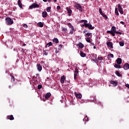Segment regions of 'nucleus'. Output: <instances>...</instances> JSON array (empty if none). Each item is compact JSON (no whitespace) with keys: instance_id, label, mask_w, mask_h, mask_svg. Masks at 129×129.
Masks as SVG:
<instances>
[{"instance_id":"obj_1","label":"nucleus","mask_w":129,"mask_h":129,"mask_svg":"<svg viewBox=\"0 0 129 129\" xmlns=\"http://www.w3.org/2000/svg\"><path fill=\"white\" fill-rule=\"evenodd\" d=\"M79 23H83L81 24V27H85L86 28H88L89 30H93L94 29V27H93L91 24H89L88 21L86 20H82L79 21Z\"/></svg>"},{"instance_id":"obj_2","label":"nucleus","mask_w":129,"mask_h":129,"mask_svg":"<svg viewBox=\"0 0 129 129\" xmlns=\"http://www.w3.org/2000/svg\"><path fill=\"white\" fill-rule=\"evenodd\" d=\"M6 22L8 25H13V24H14V20H12V19L9 17L6 18Z\"/></svg>"},{"instance_id":"obj_3","label":"nucleus","mask_w":129,"mask_h":129,"mask_svg":"<svg viewBox=\"0 0 129 129\" xmlns=\"http://www.w3.org/2000/svg\"><path fill=\"white\" fill-rule=\"evenodd\" d=\"M40 6L36 3L33 4L31 6L29 7V9L32 10V9H35L36 8H39Z\"/></svg>"},{"instance_id":"obj_4","label":"nucleus","mask_w":129,"mask_h":129,"mask_svg":"<svg viewBox=\"0 0 129 129\" xmlns=\"http://www.w3.org/2000/svg\"><path fill=\"white\" fill-rule=\"evenodd\" d=\"M117 7V10L119 11L120 14L122 15L123 14V10L122 9V7H121V5H120V4H118Z\"/></svg>"},{"instance_id":"obj_5","label":"nucleus","mask_w":129,"mask_h":129,"mask_svg":"<svg viewBox=\"0 0 129 129\" xmlns=\"http://www.w3.org/2000/svg\"><path fill=\"white\" fill-rule=\"evenodd\" d=\"M91 58L94 62H95L96 61V59L97 58V55L94 53H92L91 55Z\"/></svg>"},{"instance_id":"obj_6","label":"nucleus","mask_w":129,"mask_h":129,"mask_svg":"<svg viewBox=\"0 0 129 129\" xmlns=\"http://www.w3.org/2000/svg\"><path fill=\"white\" fill-rule=\"evenodd\" d=\"M75 7L77 9V10H79L80 11H82V6L80 5V4L76 3Z\"/></svg>"},{"instance_id":"obj_7","label":"nucleus","mask_w":129,"mask_h":129,"mask_svg":"<svg viewBox=\"0 0 129 129\" xmlns=\"http://www.w3.org/2000/svg\"><path fill=\"white\" fill-rule=\"evenodd\" d=\"M79 72H78V69L76 68L75 71L74 73V79L76 80V78H77V76H78Z\"/></svg>"},{"instance_id":"obj_8","label":"nucleus","mask_w":129,"mask_h":129,"mask_svg":"<svg viewBox=\"0 0 129 129\" xmlns=\"http://www.w3.org/2000/svg\"><path fill=\"white\" fill-rule=\"evenodd\" d=\"M107 47H109L110 49H113V44L111 42H108L106 43Z\"/></svg>"},{"instance_id":"obj_9","label":"nucleus","mask_w":129,"mask_h":129,"mask_svg":"<svg viewBox=\"0 0 129 129\" xmlns=\"http://www.w3.org/2000/svg\"><path fill=\"white\" fill-rule=\"evenodd\" d=\"M74 95H75L76 97H77V98L80 99L82 97V95H81V94H78L76 92H74Z\"/></svg>"},{"instance_id":"obj_10","label":"nucleus","mask_w":129,"mask_h":129,"mask_svg":"<svg viewBox=\"0 0 129 129\" xmlns=\"http://www.w3.org/2000/svg\"><path fill=\"white\" fill-rule=\"evenodd\" d=\"M123 68L124 70H128L129 69V64L127 63H126L124 64Z\"/></svg>"},{"instance_id":"obj_11","label":"nucleus","mask_w":129,"mask_h":129,"mask_svg":"<svg viewBox=\"0 0 129 129\" xmlns=\"http://www.w3.org/2000/svg\"><path fill=\"white\" fill-rule=\"evenodd\" d=\"M36 67H37V70H38V71H39V72H41V71H42V66H41V64H37L36 65Z\"/></svg>"},{"instance_id":"obj_12","label":"nucleus","mask_w":129,"mask_h":129,"mask_svg":"<svg viewBox=\"0 0 129 129\" xmlns=\"http://www.w3.org/2000/svg\"><path fill=\"white\" fill-rule=\"evenodd\" d=\"M66 79V78L65 77V76H62L60 78V83H62V84H63Z\"/></svg>"},{"instance_id":"obj_13","label":"nucleus","mask_w":129,"mask_h":129,"mask_svg":"<svg viewBox=\"0 0 129 129\" xmlns=\"http://www.w3.org/2000/svg\"><path fill=\"white\" fill-rule=\"evenodd\" d=\"M68 14H69V17H71L72 14V10L70 8H67Z\"/></svg>"},{"instance_id":"obj_14","label":"nucleus","mask_w":129,"mask_h":129,"mask_svg":"<svg viewBox=\"0 0 129 129\" xmlns=\"http://www.w3.org/2000/svg\"><path fill=\"white\" fill-rule=\"evenodd\" d=\"M7 119H10V120H14V116H13V115H8L7 116Z\"/></svg>"},{"instance_id":"obj_15","label":"nucleus","mask_w":129,"mask_h":129,"mask_svg":"<svg viewBox=\"0 0 129 129\" xmlns=\"http://www.w3.org/2000/svg\"><path fill=\"white\" fill-rule=\"evenodd\" d=\"M116 62L118 65H120V64H121V58H118L116 60Z\"/></svg>"},{"instance_id":"obj_16","label":"nucleus","mask_w":129,"mask_h":129,"mask_svg":"<svg viewBox=\"0 0 129 129\" xmlns=\"http://www.w3.org/2000/svg\"><path fill=\"white\" fill-rule=\"evenodd\" d=\"M18 5L19 7L20 8V9H22L23 8V5L22 4V2L20 0H18Z\"/></svg>"},{"instance_id":"obj_17","label":"nucleus","mask_w":129,"mask_h":129,"mask_svg":"<svg viewBox=\"0 0 129 129\" xmlns=\"http://www.w3.org/2000/svg\"><path fill=\"white\" fill-rule=\"evenodd\" d=\"M111 31H112V32H113V33L114 34H115V32H116V28H115V27L112 26L111 27Z\"/></svg>"},{"instance_id":"obj_18","label":"nucleus","mask_w":129,"mask_h":129,"mask_svg":"<svg viewBox=\"0 0 129 129\" xmlns=\"http://www.w3.org/2000/svg\"><path fill=\"white\" fill-rule=\"evenodd\" d=\"M110 84H112V85H113L114 86H117V83L116 82L111 81Z\"/></svg>"},{"instance_id":"obj_19","label":"nucleus","mask_w":129,"mask_h":129,"mask_svg":"<svg viewBox=\"0 0 129 129\" xmlns=\"http://www.w3.org/2000/svg\"><path fill=\"white\" fill-rule=\"evenodd\" d=\"M48 16V13L46 12H42V17L43 18H47V16Z\"/></svg>"},{"instance_id":"obj_20","label":"nucleus","mask_w":129,"mask_h":129,"mask_svg":"<svg viewBox=\"0 0 129 129\" xmlns=\"http://www.w3.org/2000/svg\"><path fill=\"white\" fill-rule=\"evenodd\" d=\"M107 34H111L112 36H113V37H114V36H115V34H114L111 30L109 31L108 30L107 31Z\"/></svg>"},{"instance_id":"obj_21","label":"nucleus","mask_w":129,"mask_h":129,"mask_svg":"<svg viewBox=\"0 0 129 129\" xmlns=\"http://www.w3.org/2000/svg\"><path fill=\"white\" fill-rule=\"evenodd\" d=\"M80 54L81 57H86V54H85V53H84L82 51L80 52Z\"/></svg>"},{"instance_id":"obj_22","label":"nucleus","mask_w":129,"mask_h":129,"mask_svg":"<svg viewBox=\"0 0 129 129\" xmlns=\"http://www.w3.org/2000/svg\"><path fill=\"white\" fill-rule=\"evenodd\" d=\"M50 96H51V93H47L45 97L46 98V99H48L49 98V97H50Z\"/></svg>"},{"instance_id":"obj_23","label":"nucleus","mask_w":129,"mask_h":129,"mask_svg":"<svg viewBox=\"0 0 129 129\" xmlns=\"http://www.w3.org/2000/svg\"><path fill=\"white\" fill-rule=\"evenodd\" d=\"M78 46L81 48H82L83 47H84V45L81 42H80L79 44H78Z\"/></svg>"},{"instance_id":"obj_24","label":"nucleus","mask_w":129,"mask_h":129,"mask_svg":"<svg viewBox=\"0 0 129 129\" xmlns=\"http://www.w3.org/2000/svg\"><path fill=\"white\" fill-rule=\"evenodd\" d=\"M38 26L40 27V28H43V27H44V24H43V23L42 22H39L38 23Z\"/></svg>"},{"instance_id":"obj_25","label":"nucleus","mask_w":129,"mask_h":129,"mask_svg":"<svg viewBox=\"0 0 129 129\" xmlns=\"http://www.w3.org/2000/svg\"><path fill=\"white\" fill-rule=\"evenodd\" d=\"M85 40L88 43H91V40H90V37H86L85 38Z\"/></svg>"},{"instance_id":"obj_26","label":"nucleus","mask_w":129,"mask_h":129,"mask_svg":"<svg viewBox=\"0 0 129 129\" xmlns=\"http://www.w3.org/2000/svg\"><path fill=\"white\" fill-rule=\"evenodd\" d=\"M52 45H53V44L50 42L45 45V48H48V47H50V46H52Z\"/></svg>"},{"instance_id":"obj_27","label":"nucleus","mask_w":129,"mask_h":129,"mask_svg":"<svg viewBox=\"0 0 129 129\" xmlns=\"http://www.w3.org/2000/svg\"><path fill=\"white\" fill-rule=\"evenodd\" d=\"M53 41L56 44H58V43H59V40H58V38H54L53 40Z\"/></svg>"},{"instance_id":"obj_28","label":"nucleus","mask_w":129,"mask_h":129,"mask_svg":"<svg viewBox=\"0 0 129 129\" xmlns=\"http://www.w3.org/2000/svg\"><path fill=\"white\" fill-rule=\"evenodd\" d=\"M115 14L116 16H119V14L118 13V10L116 8L115 9Z\"/></svg>"},{"instance_id":"obj_29","label":"nucleus","mask_w":129,"mask_h":129,"mask_svg":"<svg viewBox=\"0 0 129 129\" xmlns=\"http://www.w3.org/2000/svg\"><path fill=\"white\" fill-rule=\"evenodd\" d=\"M68 26L70 28V29H71L73 30H74V27H73V26H72V25L71 23L68 24Z\"/></svg>"},{"instance_id":"obj_30","label":"nucleus","mask_w":129,"mask_h":129,"mask_svg":"<svg viewBox=\"0 0 129 129\" xmlns=\"http://www.w3.org/2000/svg\"><path fill=\"white\" fill-rule=\"evenodd\" d=\"M107 58L108 59H109V58H113V54H112V53L108 54Z\"/></svg>"},{"instance_id":"obj_31","label":"nucleus","mask_w":129,"mask_h":129,"mask_svg":"<svg viewBox=\"0 0 129 129\" xmlns=\"http://www.w3.org/2000/svg\"><path fill=\"white\" fill-rule=\"evenodd\" d=\"M119 44L121 47H123V46H124V42H123V41H120Z\"/></svg>"},{"instance_id":"obj_32","label":"nucleus","mask_w":129,"mask_h":129,"mask_svg":"<svg viewBox=\"0 0 129 129\" xmlns=\"http://www.w3.org/2000/svg\"><path fill=\"white\" fill-rule=\"evenodd\" d=\"M115 74L117 75V76H118V77H121V74H120L118 71H116L115 72Z\"/></svg>"},{"instance_id":"obj_33","label":"nucleus","mask_w":129,"mask_h":129,"mask_svg":"<svg viewBox=\"0 0 129 129\" xmlns=\"http://www.w3.org/2000/svg\"><path fill=\"white\" fill-rule=\"evenodd\" d=\"M10 76L11 77V81L12 82H15V77H14V76H13V75H10Z\"/></svg>"},{"instance_id":"obj_34","label":"nucleus","mask_w":129,"mask_h":129,"mask_svg":"<svg viewBox=\"0 0 129 129\" xmlns=\"http://www.w3.org/2000/svg\"><path fill=\"white\" fill-rule=\"evenodd\" d=\"M46 12H47V13H50L51 12V7H48L46 9Z\"/></svg>"},{"instance_id":"obj_35","label":"nucleus","mask_w":129,"mask_h":129,"mask_svg":"<svg viewBox=\"0 0 129 129\" xmlns=\"http://www.w3.org/2000/svg\"><path fill=\"white\" fill-rule=\"evenodd\" d=\"M114 67H115V68H118L119 69H120V68H121L120 66H119V64H114Z\"/></svg>"},{"instance_id":"obj_36","label":"nucleus","mask_w":129,"mask_h":129,"mask_svg":"<svg viewBox=\"0 0 129 129\" xmlns=\"http://www.w3.org/2000/svg\"><path fill=\"white\" fill-rule=\"evenodd\" d=\"M99 12L100 15H103V13L102 12V10L101 9V8H99Z\"/></svg>"},{"instance_id":"obj_37","label":"nucleus","mask_w":129,"mask_h":129,"mask_svg":"<svg viewBox=\"0 0 129 129\" xmlns=\"http://www.w3.org/2000/svg\"><path fill=\"white\" fill-rule=\"evenodd\" d=\"M43 54L45 56H47V55H48V52H47V50H43Z\"/></svg>"},{"instance_id":"obj_38","label":"nucleus","mask_w":129,"mask_h":129,"mask_svg":"<svg viewBox=\"0 0 129 129\" xmlns=\"http://www.w3.org/2000/svg\"><path fill=\"white\" fill-rule=\"evenodd\" d=\"M83 120L84 121H88V118L87 117H85Z\"/></svg>"},{"instance_id":"obj_39","label":"nucleus","mask_w":129,"mask_h":129,"mask_svg":"<svg viewBox=\"0 0 129 129\" xmlns=\"http://www.w3.org/2000/svg\"><path fill=\"white\" fill-rule=\"evenodd\" d=\"M103 18H104L105 19H107V16H106V15L104 14H103L102 15Z\"/></svg>"},{"instance_id":"obj_40","label":"nucleus","mask_w":129,"mask_h":129,"mask_svg":"<svg viewBox=\"0 0 129 129\" xmlns=\"http://www.w3.org/2000/svg\"><path fill=\"white\" fill-rule=\"evenodd\" d=\"M38 89H41L42 88V85H38L37 86Z\"/></svg>"},{"instance_id":"obj_41","label":"nucleus","mask_w":129,"mask_h":129,"mask_svg":"<svg viewBox=\"0 0 129 129\" xmlns=\"http://www.w3.org/2000/svg\"><path fill=\"white\" fill-rule=\"evenodd\" d=\"M62 45L61 44H60L58 45V50H61V49H62Z\"/></svg>"},{"instance_id":"obj_42","label":"nucleus","mask_w":129,"mask_h":129,"mask_svg":"<svg viewBox=\"0 0 129 129\" xmlns=\"http://www.w3.org/2000/svg\"><path fill=\"white\" fill-rule=\"evenodd\" d=\"M98 60H103V57H102V56H101V57H98Z\"/></svg>"},{"instance_id":"obj_43","label":"nucleus","mask_w":129,"mask_h":129,"mask_svg":"<svg viewBox=\"0 0 129 129\" xmlns=\"http://www.w3.org/2000/svg\"><path fill=\"white\" fill-rule=\"evenodd\" d=\"M115 34H118V35H121V32H120L119 31H116L115 32Z\"/></svg>"},{"instance_id":"obj_44","label":"nucleus","mask_w":129,"mask_h":129,"mask_svg":"<svg viewBox=\"0 0 129 129\" xmlns=\"http://www.w3.org/2000/svg\"><path fill=\"white\" fill-rule=\"evenodd\" d=\"M91 34V33H89V32L86 33V36H87V37H89Z\"/></svg>"},{"instance_id":"obj_45","label":"nucleus","mask_w":129,"mask_h":129,"mask_svg":"<svg viewBox=\"0 0 129 129\" xmlns=\"http://www.w3.org/2000/svg\"><path fill=\"white\" fill-rule=\"evenodd\" d=\"M62 30L63 32H66L67 31V28H62Z\"/></svg>"},{"instance_id":"obj_46","label":"nucleus","mask_w":129,"mask_h":129,"mask_svg":"<svg viewBox=\"0 0 129 129\" xmlns=\"http://www.w3.org/2000/svg\"><path fill=\"white\" fill-rule=\"evenodd\" d=\"M60 9H61V7L60 6H58L57 7V11H59V10H60Z\"/></svg>"},{"instance_id":"obj_47","label":"nucleus","mask_w":129,"mask_h":129,"mask_svg":"<svg viewBox=\"0 0 129 129\" xmlns=\"http://www.w3.org/2000/svg\"><path fill=\"white\" fill-rule=\"evenodd\" d=\"M23 27L24 28H28V25L27 24H24Z\"/></svg>"},{"instance_id":"obj_48","label":"nucleus","mask_w":129,"mask_h":129,"mask_svg":"<svg viewBox=\"0 0 129 129\" xmlns=\"http://www.w3.org/2000/svg\"><path fill=\"white\" fill-rule=\"evenodd\" d=\"M36 78H38V79L40 78V76L39 74H36Z\"/></svg>"},{"instance_id":"obj_49","label":"nucleus","mask_w":129,"mask_h":129,"mask_svg":"<svg viewBox=\"0 0 129 129\" xmlns=\"http://www.w3.org/2000/svg\"><path fill=\"white\" fill-rule=\"evenodd\" d=\"M125 86L126 87H127V88H129V84H125Z\"/></svg>"},{"instance_id":"obj_50","label":"nucleus","mask_w":129,"mask_h":129,"mask_svg":"<svg viewBox=\"0 0 129 129\" xmlns=\"http://www.w3.org/2000/svg\"><path fill=\"white\" fill-rule=\"evenodd\" d=\"M120 24H121L122 25H124V22L123 21H121L120 22Z\"/></svg>"},{"instance_id":"obj_51","label":"nucleus","mask_w":129,"mask_h":129,"mask_svg":"<svg viewBox=\"0 0 129 129\" xmlns=\"http://www.w3.org/2000/svg\"><path fill=\"white\" fill-rule=\"evenodd\" d=\"M74 31V30H72V31H70V34H73V31Z\"/></svg>"},{"instance_id":"obj_52","label":"nucleus","mask_w":129,"mask_h":129,"mask_svg":"<svg viewBox=\"0 0 129 129\" xmlns=\"http://www.w3.org/2000/svg\"><path fill=\"white\" fill-rule=\"evenodd\" d=\"M55 53H56V54H57V53H59V51H58V50L57 49H56Z\"/></svg>"},{"instance_id":"obj_53","label":"nucleus","mask_w":129,"mask_h":129,"mask_svg":"<svg viewBox=\"0 0 129 129\" xmlns=\"http://www.w3.org/2000/svg\"><path fill=\"white\" fill-rule=\"evenodd\" d=\"M47 0H43V2H44V3H46L47 2Z\"/></svg>"},{"instance_id":"obj_54","label":"nucleus","mask_w":129,"mask_h":129,"mask_svg":"<svg viewBox=\"0 0 129 129\" xmlns=\"http://www.w3.org/2000/svg\"><path fill=\"white\" fill-rule=\"evenodd\" d=\"M52 0H47V1L48 2V3H50V2Z\"/></svg>"},{"instance_id":"obj_55","label":"nucleus","mask_w":129,"mask_h":129,"mask_svg":"<svg viewBox=\"0 0 129 129\" xmlns=\"http://www.w3.org/2000/svg\"><path fill=\"white\" fill-rule=\"evenodd\" d=\"M22 52L25 53V50H24V49H22Z\"/></svg>"},{"instance_id":"obj_56","label":"nucleus","mask_w":129,"mask_h":129,"mask_svg":"<svg viewBox=\"0 0 129 129\" xmlns=\"http://www.w3.org/2000/svg\"><path fill=\"white\" fill-rule=\"evenodd\" d=\"M93 48H94V49H96V46H94Z\"/></svg>"},{"instance_id":"obj_57","label":"nucleus","mask_w":129,"mask_h":129,"mask_svg":"<svg viewBox=\"0 0 129 129\" xmlns=\"http://www.w3.org/2000/svg\"><path fill=\"white\" fill-rule=\"evenodd\" d=\"M24 46H26V44L24 43L23 45Z\"/></svg>"},{"instance_id":"obj_58","label":"nucleus","mask_w":129,"mask_h":129,"mask_svg":"<svg viewBox=\"0 0 129 129\" xmlns=\"http://www.w3.org/2000/svg\"><path fill=\"white\" fill-rule=\"evenodd\" d=\"M53 1L54 2V3H56V2H57V0H53Z\"/></svg>"},{"instance_id":"obj_59","label":"nucleus","mask_w":129,"mask_h":129,"mask_svg":"<svg viewBox=\"0 0 129 129\" xmlns=\"http://www.w3.org/2000/svg\"><path fill=\"white\" fill-rule=\"evenodd\" d=\"M100 103H101L100 102H98V104H100Z\"/></svg>"},{"instance_id":"obj_60","label":"nucleus","mask_w":129,"mask_h":129,"mask_svg":"<svg viewBox=\"0 0 129 129\" xmlns=\"http://www.w3.org/2000/svg\"><path fill=\"white\" fill-rule=\"evenodd\" d=\"M9 87H11V86H9Z\"/></svg>"}]
</instances>
